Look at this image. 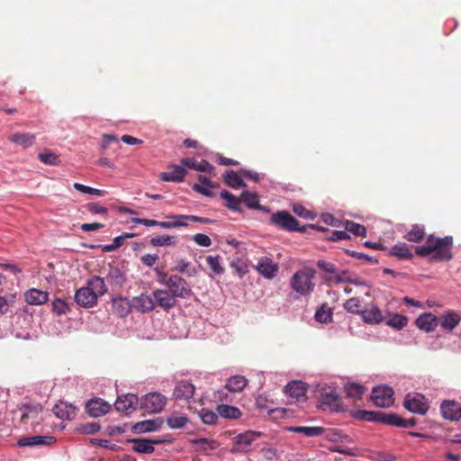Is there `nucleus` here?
I'll list each match as a JSON object with an SVG mask.
<instances>
[{
  "instance_id": "f257e3e1",
  "label": "nucleus",
  "mask_w": 461,
  "mask_h": 461,
  "mask_svg": "<svg viewBox=\"0 0 461 461\" xmlns=\"http://www.w3.org/2000/svg\"><path fill=\"white\" fill-rule=\"evenodd\" d=\"M453 243L452 236L439 238L434 234H429L424 245L415 248V253L420 257L431 255V258L438 261H449L453 258Z\"/></svg>"
},
{
  "instance_id": "f03ea898",
  "label": "nucleus",
  "mask_w": 461,
  "mask_h": 461,
  "mask_svg": "<svg viewBox=\"0 0 461 461\" xmlns=\"http://www.w3.org/2000/svg\"><path fill=\"white\" fill-rule=\"evenodd\" d=\"M107 292V286L104 279L94 276L86 282V285L77 290L75 294L76 303L84 307L91 308L97 303L98 297Z\"/></svg>"
},
{
  "instance_id": "7ed1b4c3",
  "label": "nucleus",
  "mask_w": 461,
  "mask_h": 461,
  "mask_svg": "<svg viewBox=\"0 0 461 461\" xmlns=\"http://www.w3.org/2000/svg\"><path fill=\"white\" fill-rule=\"evenodd\" d=\"M157 281L165 285L176 298L186 299L191 297L193 290L191 285L181 276L168 275L159 268L155 269Z\"/></svg>"
},
{
  "instance_id": "20e7f679",
  "label": "nucleus",
  "mask_w": 461,
  "mask_h": 461,
  "mask_svg": "<svg viewBox=\"0 0 461 461\" xmlns=\"http://www.w3.org/2000/svg\"><path fill=\"white\" fill-rule=\"evenodd\" d=\"M315 274V270L311 267H303L296 271L291 278L292 288L302 295L310 294L315 287V284L312 282Z\"/></svg>"
},
{
  "instance_id": "39448f33",
  "label": "nucleus",
  "mask_w": 461,
  "mask_h": 461,
  "mask_svg": "<svg viewBox=\"0 0 461 461\" xmlns=\"http://www.w3.org/2000/svg\"><path fill=\"white\" fill-rule=\"evenodd\" d=\"M167 403V398L159 393H149L140 400V409L148 413L160 412Z\"/></svg>"
},
{
  "instance_id": "423d86ee",
  "label": "nucleus",
  "mask_w": 461,
  "mask_h": 461,
  "mask_svg": "<svg viewBox=\"0 0 461 461\" xmlns=\"http://www.w3.org/2000/svg\"><path fill=\"white\" fill-rule=\"evenodd\" d=\"M271 222L286 230L305 231V227L300 228L298 221L286 211H279L274 213L271 216Z\"/></svg>"
},
{
  "instance_id": "0eeeda50",
  "label": "nucleus",
  "mask_w": 461,
  "mask_h": 461,
  "mask_svg": "<svg viewBox=\"0 0 461 461\" xmlns=\"http://www.w3.org/2000/svg\"><path fill=\"white\" fill-rule=\"evenodd\" d=\"M371 399L377 407L387 408L393 403V391L388 386L375 387Z\"/></svg>"
},
{
  "instance_id": "6e6552de",
  "label": "nucleus",
  "mask_w": 461,
  "mask_h": 461,
  "mask_svg": "<svg viewBox=\"0 0 461 461\" xmlns=\"http://www.w3.org/2000/svg\"><path fill=\"white\" fill-rule=\"evenodd\" d=\"M258 436L259 434L250 430L237 435L233 438L230 452L232 454L247 452Z\"/></svg>"
},
{
  "instance_id": "1a4fd4ad",
  "label": "nucleus",
  "mask_w": 461,
  "mask_h": 461,
  "mask_svg": "<svg viewBox=\"0 0 461 461\" xmlns=\"http://www.w3.org/2000/svg\"><path fill=\"white\" fill-rule=\"evenodd\" d=\"M403 406L411 412L424 415L429 410V404L425 397L416 393L414 395L407 394Z\"/></svg>"
},
{
  "instance_id": "9d476101",
  "label": "nucleus",
  "mask_w": 461,
  "mask_h": 461,
  "mask_svg": "<svg viewBox=\"0 0 461 461\" xmlns=\"http://www.w3.org/2000/svg\"><path fill=\"white\" fill-rule=\"evenodd\" d=\"M152 294L157 304L165 311H168L176 305V298L167 289H156Z\"/></svg>"
},
{
  "instance_id": "9b49d317",
  "label": "nucleus",
  "mask_w": 461,
  "mask_h": 461,
  "mask_svg": "<svg viewBox=\"0 0 461 461\" xmlns=\"http://www.w3.org/2000/svg\"><path fill=\"white\" fill-rule=\"evenodd\" d=\"M257 271L267 279H272L276 276L278 265L268 257H262L258 259L256 267Z\"/></svg>"
},
{
  "instance_id": "f8f14e48",
  "label": "nucleus",
  "mask_w": 461,
  "mask_h": 461,
  "mask_svg": "<svg viewBox=\"0 0 461 461\" xmlns=\"http://www.w3.org/2000/svg\"><path fill=\"white\" fill-rule=\"evenodd\" d=\"M442 416L449 420L457 421L461 419V404L455 401H443L440 405Z\"/></svg>"
},
{
  "instance_id": "ddd939ff",
  "label": "nucleus",
  "mask_w": 461,
  "mask_h": 461,
  "mask_svg": "<svg viewBox=\"0 0 461 461\" xmlns=\"http://www.w3.org/2000/svg\"><path fill=\"white\" fill-rule=\"evenodd\" d=\"M168 171L163 172L160 175V179L165 182H176L181 183L184 181L185 176L187 173L186 169L178 165L170 164L168 167Z\"/></svg>"
},
{
  "instance_id": "4468645a",
  "label": "nucleus",
  "mask_w": 461,
  "mask_h": 461,
  "mask_svg": "<svg viewBox=\"0 0 461 461\" xmlns=\"http://www.w3.org/2000/svg\"><path fill=\"white\" fill-rule=\"evenodd\" d=\"M138 401L139 399L137 395L131 393L125 394L118 397L114 403V407L119 412L129 414L135 411Z\"/></svg>"
},
{
  "instance_id": "2eb2a0df",
  "label": "nucleus",
  "mask_w": 461,
  "mask_h": 461,
  "mask_svg": "<svg viewBox=\"0 0 461 461\" xmlns=\"http://www.w3.org/2000/svg\"><path fill=\"white\" fill-rule=\"evenodd\" d=\"M86 409L90 416L97 418L109 412L111 405L101 399H92L86 402Z\"/></svg>"
},
{
  "instance_id": "dca6fc26",
  "label": "nucleus",
  "mask_w": 461,
  "mask_h": 461,
  "mask_svg": "<svg viewBox=\"0 0 461 461\" xmlns=\"http://www.w3.org/2000/svg\"><path fill=\"white\" fill-rule=\"evenodd\" d=\"M195 387L187 381H179L176 383L173 395L176 400L188 401L194 396Z\"/></svg>"
},
{
  "instance_id": "f3484780",
  "label": "nucleus",
  "mask_w": 461,
  "mask_h": 461,
  "mask_svg": "<svg viewBox=\"0 0 461 461\" xmlns=\"http://www.w3.org/2000/svg\"><path fill=\"white\" fill-rule=\"evenodd\" d=\"M324 279L327 282H331L334 284H342V283H350L354 285H362V282L356 276L355 274L348 270H341L339 271L337 269V273L335 276H324Z\"/></svg>"
},
{
  "instance_id": "a211bd4d",
  "label": "nucleus",
  "mask_w": 461,
  "mask_h": 461,
  "mask_svg": "<svg viewBox=\"0 0 461 461\" xmlns=\"http://www.w3.org/2000/svg\"><path fill=\"white\" fill-rule=\"evenodd\" d=\"M285 393L293 399L299 401L301 398L305 397L307 393V385L302 381H292L288 383L285 388Z\"/></svg>"
},
{
  "instance_id": "6ab92c4d",
  "label": "nucleus",
  "mask_w": 461,
  "mask_h": 461,
  "mask_svg": "<svg viewBox=\"0 0 461 461\" xmlns=\"http://www.w3.org/2000/svg\"><path fill=\"white\" fill-rule=\"evenodd\" d=\"M133 308L140 312H151L155 307L154 297L145 294H141L140 296H136L132 300Z\"/></svg>"
},
{
  "instance_id": "aec40b11",
  "label": "nucleus",
  "mask_w": 461,
  "mask_h": 461,
  "mask_svg": "<svg viewBox=\"0 0 461 461\" xmlns=\"http://www.w3.org/2000/svg\"><path fill=\"white\" fill-rule=\"evenodd\" d=\"M199 183L194 184L192 189L201 194H203L208 197H212L213 195L212 189L217 188L218 185L214 184L205 176L200 175L198 176Z\"/></svg>"
},
{
  "instance_id": "412c9836",
  "label": "nucleus",
  "mask_w": 461,
  "mask_h": 461,
  "mask_svg": "<svg viewBox=\"0 0 461 461\" xmlns=\"http://www.w3.org/2000/svg\"><path fill=\"white\" fill-rule=\"evenodd\" d=\"M54 414L62 420H72L77 415V408L65 402H59L53 407Z\"/></svg>"
},
{
  "instance_id": "4be33fe9",
  "label": "nucleus",
  "mask_w": 461,
  "mask_h": 461,
  "mask_svg": "<svg viewBox=\"0 0 461 461\" xmlns=\"http://www.w3.org/2000/svg\"><path fill=\"white\" fill-rule=\"evenodd\" d=\"M112 308L118 316L125 317L131 312L133 305L126 297L119 296L113 299Z\"/></svg>"
},
{
  "instance_id": "5701e85b",
  "label": "nucleus",
  "mask_w": 461,
  "mask_h": 461,
  "mask_svg": "<svg viewBox=\"0 0 461 461\" xmlns=\"http://www.w3.org/2000/svg\"><path fill=\"white\" fill-rule=\"evenodd\" d=\"M25 301L31 305H41L49 300V293L36 288L29 289L25 294Z\"/></svg>"
},
{
  "instance_id": "b1692460",
  "label": "nucleus",
  "mask_w": 461,
  "mask_h": 461,
  "mask_svg": "<svg viewBox=\"0 0 461 461\" xmlns=\"http://www.w3.org/2000/svg\"><path fill=\"white\" fill-rule=\"evenodd\" d=\"M133 443L132 449L137 453L151 454L154 452V445L159 444L161 440H151L148 438H134L131 440Z\"/></svg>"
},
{
  "instance_id": "393cba45",
  "label": "nucleus",
  "mask_w": 461,
  "mask_h": 461,
  "mask_svg": "<svg viewBox=\"0 0 461 461\" xmlns=\"http://www.w3.org/2000/svg\"><path fill=\"white\" fill-rule=\"evenodd\" d=\"M438 324V319L432 313H423L416 320V325L427 332L432 331Z\"/></svg>"
},
{
  "instance_id": "a878e982",
  "label": "nucleus",
  "mask_w": 461,
  "mask_h": 461,
  "mask_svg": "<svg viewBox=\"0 0 461 461\" xmlns=\"http://www.w3.org/2000/svg\"><path fill=\"white\" fill-rule=\"evenodd\" d=\"M162 424V419L147 420L136 423L132 429L137 433L151 432L159 429Z\"/></svg>"
},
{
  "instance_id": "bb28decb",
  "label": "nucleus",
  "mask_w": 461,
  "mask_h": 461,
  "mask_svg": "<svg viewBox=\"0 0 461 461\" xmlns=\"http://www.w3.org/2000/svg\"><path fill=\"white\" fill-rule=\"evenodd\" d=\"M55 442V438L51 436H32L23 438L18 441L20 447H32L38 445H50Z\"/></svg>"
},
{
  "instance_id": "cd10ccee",
  "label": "nucleus",
  "mask_w": 461,
  "mask_h": 461,
  "mask_svg": "<svg viewBox=\"0 0 461 461\" xmlns=\"http://www.w3.org/2000/svg\"><path fill=\"white\" fill-rule=\"evenodd\" d=\"M248 379L243 375L230 376L225 384V388L231 393H240L248 385Z\"/></svg>"
},
{
  "instance_id": "c85d7f7f",
  "label": "nucleus",
  "mask_w": 461,
  "mask_h": 461,
  "mask_svg": "<svg viewBox=\"0 0 461 461\" xmlns=\"http://www.w3.org/2000/svg\"><path fill=\"white\" fill-rule=\"evenodd\" d=\"M357 417L363 420L376 421L383 424H387L390 414L381 411H360L357 412Z\"/></svg>"
},
{
  "instance_id": "c756f323",
  "label": "nucleus",
  "mask_w": 461,
  "mask_h": 461,
  "mask_svg": "<svg viewBox=\"0 0 461 461\" xmlns=\"http://www.w3.org/2000/svg\"><path fill=\"white\" fill-rule=\"evenodd\" d=\"M289 432L303 433L308 438L319 437L324 433L322 427L292 426L285 429Z\"/></svg>"
},
{
  "instance_id": "7c9ffc66",
  "label": "nucleus",
  "mask_w": 461,
  "mask_h": 461,
  "mask_svg": "<svg viewBox=\"0 0 461 461\" xmlns=\"http://www.w3.org/2000/svg\"><path fill=\"white\" fill-rule=\"evenodd\" d=\"M362 317L365 322L369 324H377L384 321L381 310L377 306H371L369 309L362 312Z\"/></svg>"
},
{
  "instance_id": "2f4dec72",
  "label": "nucleus",
  "mask_w": 461,
  "mask_h": 461,
  "mask_svg": "<svg viewBox=\"0 0 461 461\" xmlns=\"http://www.w3.org/2000/svg\"><path fill=\"white\" fill-rule=\"evenodd\" d=\"M9 140L26 149L33 145L35 141V135L29 132H16L9 137Z\"/></svg>"
},
{
  "instance_id": "473e14b6",
  "label": "nucleus",
  "mask_w": 461,
  "mask_h": 461,
  "mask_svg": "<svg viewBox=\"0 0 461 461\" xmlns=\"http://www.w3.org/2000/svg\"><path fill=\"white\" fill-rule=\"evenodd\" d=\"M425 234V227L423 225L413 224L403 237L408 241L419 243L424 239Z\"/></svg>"
},
{
  "instance_id": "72a5a7b5",
  "label": "nucleus",
  "mask_w": 461,
  "mask_h": 461,
  "mask_svg": "<svg viewBox=\"0 0 461 461\" xmlns=\"http://www.w3.org/2000/svg\"><path fill=\"white\" fill-rule=\"evenodd\" d=\"M438 321L443 329L452 330L458 325L460 317L455 312H447Z\"/></svg>"
},
{
  "instance_id": "f704fd0d",
  "label": "nucleus",
  "mask_w": 461,
  "mask_h": 461,
  "mask_svg": "<svg viewBox=\"0 0 461 461\" xmlns=\"http://www.w3.org/2000/svg\"><path fill=\"white\" fill-rule=\"evenodd\" d=\"M223 180L227 185L231 188H240L245 187L246 184L242 180L240 174L235 172L233 170H229L223 175Z\"/></svg>"
},
{
  "instance_id": "c9c22d12",
  "label": "nucleus",
  "mask_w": 461,
  "mask_h": 461,
  "mask_svg": "<svg viewBox=\"0 0 461 461\" xmlns=\"http://www.w3.org/2000/svg\"><path fill=\"white\" fill-rule=\"evenodd\" d=\"M218 414L225 419H238L241 416V411L239 408L228 404H220L217 407Z\"/></svg>"
},
{
  "instance_id": "e433bc0d",
  "label": "nucleus",
  "mask_w": 461,
  "mask_h": 461,
  "mask_svg": "<svg viewBox=\"0 0 461 461\" xmlns=\"http://www.w3.org/2000/svg\"><path fill=\"white\" fill-rule=\"evenodd\" d=\"M240 201L249 209L263 210L258 202V195L256 193L244 191L240 195Z\"/></svg>"
},
{
  "instance_id": "4c0bfd02",
  "label": "nucleus",
  "mask_w": 461,
  "mask_h": 461,
  "mask_svg": "<svg viewBox=\"0 0 461 461\" xmlns=\"http://www.w3.org/2000/svg\"><path fill=\"white\" fill-rule=\"evenodd\" d=\"M417 424L414 418L405 420L396 414H390L387 420V425L396 426L399 428H412Z\"/></svg>"
},
{
  "instance_id": "58836bf2",
  "label": "nucleus",
  "mask_w": 461,
  "mask_h": 461,
  "mask_svg": "<svg viewBox=\"0 0 461 461\" xmlns=\"http://www.w3.org/2000/svg\"><path fill=\"white\" fill-rule=\"evenodd\" d=\"M344 391L348 398L358 400L365 393V387L357 383H348L345 385Z\"/></svg>"
},
{
  "instance_id": "ea45409f",
  "label": "nucleus",
  "mask_w": 461,
  "mask_h": 461,
  "mask_svg": "<svg viewBox=\"0 0 461 461\" xmlns=\"http://www.w3.org/2000/svg\"><path fill=\"white\" fill-rule=\"evenodd\" d=\"M391 255L398 258L399 259H411L413 258L411 250L404 243L394 245L392 248Z\"/></svg>"
},
{
  "instance_id": "a19ab883",
  "label": "nucleus",
  "mask_w": 461,
  "mask_h": 461,
  "mask_svg": "<svg viewBox=\"0 0 461 461\" xmlns=\"http://www.w3.org/2000/svg\"><path fill=\"white\" fill-rule=\"evenodd\" d=\"M315 320L320 323H329L332 321V311L328 303H322L316 311Z\"/></svg>"
},
{
  "instance_id": "79ce46f5",
  "label": "nucleus",
  "mask_w": 461,
  "mask_h": 461,
  "mask_svg": "<svg viewBox=\"0 0 461 461\" xmlns=\"http://www.w3.org/2000/svg\"><path fill=\"white\" fill-rule=\"evenodd\" d=\"M196 445L197 448L200 451L204 453H208L209 451L215 450L219 447V443L212 439H208L206 438H200L194 441Z\"/></svg>"
},
{
  "instance_id": "37998d69",
  "label": "nucleus",
  "mask_w": 461,
  "mask_h": 461,
  "mask_svg": "<svg viewBox=\"0 0 461 461\" xmlns=\"http://www.w3.org/2000/svg\"><path fill=\"white\" fill-rule=\"evenodd\" d=\"M220 196L227 201V207L230 210L239 212L240 210V203H241L240 197L237 198L235 195L226 190H222L220 193Z\"/></svg>"
},
{
  "instance_id": "c03bdc74",
  "label": "nucleus",
  "mask_w": 461,
  "mask_h": 461,
  "mask_svg": "<svg viewBox=\"0 0 461 461\" xmlns=\"http://www.w3.org/2000/svg\"><path fill=\"white\" fill-rule=\"evenodd\" d=\"M345 230L348 232L353 233L356 236L366 237V229L364 225L357 223L352 221H345Z\"/></svg>"
},
{
  "instance_id": "a18cd8bd",
  "label": "nucleus",
  "mask_w": 461,
  "mask_h": 461,
  "mask_svg": "<svg viewBox=\"0 0 461 461\" xmlns=\"http://www.w3.org/2000/svg\"><path fill=\"white\" fill-rule=\"evenodd\" d=\"M206 262L213 273L221 275L224 273V268L221 267V258L217 256H208Z\"/></svg>"
},
{
  "instance_id": "49530a36",
  "label": "nucleus",
  "mask_w": 461,
  "mask_h": 461,
  "mask_svg": "<svg viewBox=\"0 0 461 461\" xmlns=\"http://www.w3.org/2000/svg\"><path fill=\"white\" fill-rule=\"evenodd\" d=\"M408 323V318L401 314H393L387 321L386 324L397 330L404 328Z\"/></svg>"
},
{
  "instance_id": "de8ad7c7",
  "label": "nucleus",
  "mask_w": 461,
  "mask_h": 461,
  "mask_svg": "<svg viewBox=\"0 0 461 461\" xmlns=\"http://www.w3.org/2000/svg\"><path fill=\"white\" fill-rule=\"evenodd\" d=\"M344 309L347 310L348 312H351V313H361L362 314V304H361V301L357 298V297H353V298H350L348 300H347L344 304Z\"/></svg>"
},
{
  "instance_id": "09e8293b",
  "label": "nucleus",
  "mask_w": 461,
  "mask_h": 461,
  "mask_svg": "<svg viewBox=\"0 0 461 461\" xmlns=\"http://www.w3.org/2000/svg\"><path fill=\"white\" fill-rule=\"evenodd\" d=\"M188 422V418L186 416H176L172 415L167 419V423L171 429H182Z\"/></svg>"
},
{
  "instance_id": "8fccbe9b",
  "label": "nucleus",
  "mask_w": 461,
  "mask_h": 461,
  "mask_svg": "<svg viewBox=\"0 0 461 461\" xmlns=\"http://www.w3.org/2000/svg\"><path fill=\"white\" fill-rule=\"evenodd\" d=\"M150 244L154 247L171 246L175 244L174 237L169 235L157 236L150 240Z\"/></svg>"
},
{
  "instance_id": "3c124183",
  "label": "nucleus",
  "mask_w": 461,
  "mask_h": 461,
  "mask_svg": "<svg viewBox=\"0 0 461 461\" xmlns=\"http://www.w3.org/2000/svg\"><path fill=\"white\" fill-rule=\"evenodd\" d=\"M74 188L81 193L97 195V196H104L106 194V192L104 190L93 188V187H90V186H87V185H82L79 183H75Z\"/></svg>"
},
{
  "instance_id": "603ef678",
  "label": "nucleus",
  "mask_w": 461,
  "mask_h": 461,
  "mask_svg": "<svg viewBox=\"0 0 461 461\" xmlns=\"http://www.w3.org/2000/svg\"><path fill=\"white\" fill-rule=\"evenodd\" d=\"M317 267L328 276H335L337 273L336 266L329 261L320 259L316 263Z\"/></svg>"
},
{
  "instance_id": "864d4df0",
  "label": "nucleus",
  "mask_w": 461,
  "mask_h": 461,
  "mask_svg": "<svg viewBox=\"0 0 461 461\" xmlns=\"http://www.w3.org/2000/svg\"><path fill=\"white\" fill-rule=\"evenodd\" d=\"M39 159L47 165H58L60 162L59 156L51 151L40 153Z\"/></svg>"
},
{
  "instance_id": "5fc2aeb1",
  "label": "nucleus",
  "mask_w": 461,
  "mask_h": 461,
  "mask_svg": "<svg viewBox=\"0 0 461 461\" xmlns=\"http://www.w3.org/2000/svg\"><path fill=\"white\" fill-rule=\"evenodd\" d=\"M200 418L204 424L212 425L216 423L218 415L207 409H202L199 412Z\"/></svg>"
},
{
  "instance_id": "6e6d98bb",
  "label": "nucleus",
  "mask_w": 461,
  "mask_h": 461,
  "mask_svg": "<svg viewBox=\"0 0 461 461\" xmlns=\"http://www.w3.org/2000/svg\"><path fill=\"white\" fill-rule=\"evenodd\" d=\"M189 265L190 263L185 259H179L176 261V267L175 270L180 273H185L188 276H194L197 274V271L194 267L188 269Z\"/></svg>"
},
{
  "instance_id": "4d7b16f0",
  "label": "nucleus",
  "mask_w": 461,
  "mask_h": 461,
  "mask_svg": "<svg viewBox=\"0 0 461 461\" xmlns=\"http://www.w3.org/2000/svg\"><path fill=\"white\" fill-rule=\"evenodd\" d=\"M52 309L58 315L66 314L70 311L68 303L60 298H57L52 302Z\"/></svg>"
},
{
  "instance_id": "13d9d810",
  "label": "nucleus",
  "mask_w": 461,
  "mask_h": 461,
  "mask_svg": "<svg viewBox=\"0 0 461 461\" xmlns=\"http://www.w3.org/2000/svg\"><path fill=\"white\" fill-rule=\"evenodd\" d=\"M321 402L322 404L337 407L339 405V396L333 392H325L321 395Z\"/></svg>"
},
{
  "instance_id": "bf43d9fd",
  "label": "nucleus",
  "mask_w": 461,
  "mask_h": 461,
  "mask_svg": "<svg viewBox=\"0 0 461 461\" xmlns=\"http://www.w3.org/2000/svg\"><path fill=\"white\" fill-rule=\"evenodd\" d=\"M24 411L21 415V420L24 422L30 417L36 416L41 410L40 405H24Z\"/></svg>"
},
{
  "instance_id": "052dcab7",
  "label": "nucleus",
  "mask_w": 461,
  "mask_h": 461,
  "mask_svg": "<svg viewBox=\"0 0 461 461\" xmlns=\"http://www.w3.org/2000/svg\"><path fill=\"white\" fill-rule=\"evenodd\" d=\"M193 240L199 246L208 248L212 245V240L209 236L203 233H197L193 237Z\"/></svg>"
},
{
  "instance_id": "680f3d73",
  "label": "nucleus",
  "mask_w": 461,
  "mask_h": 461,
  "mask_svg": "<svg viewBox=\"0 0 461 461\" xmlns=\"http://www.w3.org/2000/svg\"><path fill=\"white\" fill-rule=\"evenodd\" d=\"M108 278L116 285H122L124 282L123 275L117 268H113L109 272Z\"/></svg>"
},
{
  "instance_id": "e2e57ef3",
  "label": "nucleus",
  "mask_w": 461,
  "mask_h": 461,
  "mask_svg": "<svg viewBox=\"0 0 461 461\" xmlns=\"http://www.w3.org/2000/svg\"><path fill=\"white\" fill-rule=\"evenodd\" d=\"M194 170L212 174L214 170V167L211 165L207 160H202L201 162L196 161Z\"/></svg>"
},
{
  "instance_id": "0e129e2a",
  "label": "nucleus",
  "mask_w": 461,
  "mask_h": 461,
  "mask_svg": "<svg viewBox=\"0 0 461 461\" xmlns=\"http://www.w3.org/2000/svg\"><path fill=\"white\" fill-rule=\"evenodd\" d=\"M230 267L235 270L240 277L244 276L248 273V267L241 261L231 262Z\"/></svg>"
},
{
  "instance_id": "69168bd1",
  "label": "nucleus",
  "mask_w": 461,
  "mask_h": 461,
  "mask_svg": "<svg viewBox=\"0 0 461 461\" xmlns=\"http://www.w3.org/2000/svg\"><path fill=\"white\" fill-rule=\"evenodd\" d=\"M87 210L94 214H106L108 212L107 208L100 205L97 203H89L86 205Z\"/></svg>"
},
{
  "instance_id": "338daca9",
  "label": "nucleus",
  "mask_w": 461,
  "mask_h": 461,
  "mask_svg": "<svg viewBox=\"0 0 461 461\" xmlns=\"http://www.w3.org/2000/svg\"><path fill=\"white\" fill-rule=\"evenodd\" d=\"M13 302V296L8 299L6 296L0 295V317L7 313Z\"/></svg>"
},
{
  "instance_id": "774afa93",
  "label": "nucleus",
  "mask_w": 461,
  "mask_h": 461,
  "mask_svg": "<svg viewBox=\"0 0 461 461\" xmlns=\"http://www.w3.org/2000/svg\"><path fill=\"white\" fill-rule=\"evenodd\" d=\"M294 212L304 219L312 218V212L301 204H296L294 206Z\"/></svg>"
}]
</instances>
